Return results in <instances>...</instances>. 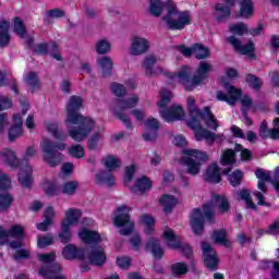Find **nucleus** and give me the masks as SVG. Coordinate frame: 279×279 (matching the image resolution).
I'll return each instance as SVG.
<instances>
[{
	"mask_svg": "<svg viewBox=\"0 0 279 279\" xmlns=\"http://www.w3.org/2000/svg\"><path fill=\"white\" fill-rule=\"evenodd\" d=\"M158 58L154 54H148L145 57L142 69L146 77H158V75H165L170 84L179 82L182 84L186 90H195L197 86H202L204 81L207 80L208 74L213 71V65L209 62L202 61L198 64L196 73L193 78H191V68L183 65L178 74H173L162 66H156Z\"/></svg>",
	"mask_w": 279,
	"mask_h": 279,
	"instance_id": "obj_1",
	"label": "nucleus"
},
{
	"mask_svg": "<svg viewBox=\"0 0 279 279\" xmlns=\"http://www.w3.org/2000/svg\"><path fill=\"white\" fill-rule=\"evenodd\" d=\"M82 104V97L72 96L70 97L66 106L68 116L65 119V128L69 136L72 137V140L76 143L86 141L88 134H90V132H93V130H95L97 126L95 119L80 114Z\"/></svg>",
	"mask_w": 279,
	"mask_h": 279,
	"instance_id": "obj_2",
	"label": "nucleus"
},
{
	"mask_svg": "<svg viewBox=\"0 0 279 279\" xmlns=\"http://www.w3.org/2000/svg\"><path fill=\"white\" fill-rule=\"evenodd\" d=\"M165 10L167 13L161 17V25L166 29L182 32L187 25H191V13L189 11H180L173 0H167L165 2L161 0H149L148 12L153 16H161Z\"/></svg>",
	"mask_w": 279,
	"mask_h": 279,
	"instance_id": "obj_3",
	"label": "nucleus"
},
{
	"mask_svg": "<svg viewBox=\"0 0 279 279\" xmlns=\"http://www.w3.org/2000/svg\"><path fill=\"white\" fill-rule=\"evenodd\" d=\"M215 208H218L221 215L230 210V202L226 196L214 195L211 201L203 206V209H194L191 214L190 223L194 234H203L204 219L213 221Z\"/></svg>",
	"mask_w": 279,
	"mask_h": 279,
	"instance_id": "obj_4",
	"label": "nucleus"
},
{
	"mask_svg": "<svg viewBox=\"0 0 279 279\" xmlns=\"http://www.w3.org/2000/svg\"><path fill=\"white\" fill-rule=\"evenodd\" d=\"M2 162L10 169H20L19 182L24 189H29L32 186V173L34 169L29 163L24 166L23 161L16 156V151L10 148H4L2 150Z\"/></svg>",
	"mask_w": 279,
	"mask_h": 279,
	"instance_id": "obj_5",
	"label": "nucleus"
},
{
	"mask_svg": "<svg viewBox=\"0 0 279 279\" xmlns=\"http://www.w3.org/2000/svg\"><path fill=\"white\" fill-rule=\"evenodd\" d=\"M171 99H173V93L169 89L162 88L160 90V99L157 102V107L159 108L161 119H163L166 123L182 121L185 117L184 109H182V106L180 105H172L170 108L166 109L167 106L171 104Z\"/></svg>",
	"mask_w": 279,
	"mask_h": 279,
	"instance_id": "obj_6",
	"label": "nucleus"
},
{
	"mask_svg": "<svg viewBox=\"0 0 279 279\" xmlns=\"http://www.w3.org/2000/svg\"><path fill=\"white\" fill-rule=\"evenodd\" d=\"M182 154L181 162L186 167V173L190 175H198L202 165L210 159L208 153L195 148H185Z\"/></svg>",
	"mask_w": 279,
	"mask_h": 279,
	"instance_id": "obj_7",
	"label": "nucleus"
},
{
	"mask_svg": "<svg viewBox=\"0 0 279 279\" xmlns=\"http://www.w3.org/2000/svg\"><path fill=\"white\" fill-rule=\"evenodd\" d=\"M130 207L125 205L119 206L113 215V225L120 229L122 236H128L134 231V222L130 219Z\"/></svg>",
	"mask_w": 279,
	"mask_h": 279,
	"instance_id": "obj_8",
	"label": "nucleus"
},
{
	"mask_svg": "<svg viewBox=\"0 0 279 279\" xmlns=\"http://www.w3.org/2000/svg\"><path fill=\"white\" fill-rule=\"evenodd\" d=\"M41 189L46 195H59L60 191L63 195H75L80 183L77 181H66L62 184L61 189H58V183L48 179H44L41 182Z\"/></svg>",
	"mask_w": 279,
	"mask_h": 279,
	"instance_id": "obj_9",
	"label": "nucleus"
},
{
	"mask_svg": "<svg viewBox=\"0 0 279 279\" xmlns=\"http://www.w3.org/2000/svg\"><path fill=\"white\" fill-rule=\"evenodd\" d=\"M40 147L44 151V162H47L49 167H58L60 165V154L56 153V149L64 151L66 144L60 142L56 145L50 140L44 138L40 143Z\"/></svg>",
	"mask_w": 279,
	"mask_h": 279,
	"instance_id": "obj_10",
	"label": "nucleus"
},
{
	"mask_svg": "<svg viewBox=\"0 0 279 279\" xmlns=\"http://www.w3.org/2000/svg\"><path fill=\"white\" fill-rule=\"evenodd\" d=\"M25 238V229L21 225H13L7 232L0 227V245L10 241V239H15V241L10 242V247L12 250H20L23 247V239Z\"/></svg>",
	"mask_w": 279,
	"mask_h": 279,
	"instance_id": "obj_11",
	"label": "nucleus"
},
{
	"mask_svg": "<svg viewBox=\"0 0 279 279\" xmlns=\"http://www.w3.org/2000/svg\"><path fill=\"white\" fill-rule=\"evenodd\" d=\"M187 125L189 128H191V130H194L195 132V140L198 142L202 141H206V143H208V145H213L215 142L216 143H222L223 141V134H217L214 132H210L206 129H203L202 125L199 124L198 120H192V121H187Z\"/></svg>",
	"mask_w": 279,
	"mask_h": 279,
	"instance_id": "obj_12",
	"label": "nucleus"
},
{
	"mask_svg": "<svg viewBox=\"0 0 279 279\" xmlns=\"http://www.w3.org/2000/svg\"><path fill=\"white\" fill-rule=\"evenodd\" d=\"M255 175L258 180L257 187L262 192L255 191L253 195L257 201L258 206H269V204L265 202V195H267V185L265 183L271 180V172L263 169H257L255 171Z\"/></svg>",
	"mask_w": 279,
	"mask_h": 279,
	"instance_id": "obj_13",
	"label": "nucleus"
},
{
	"mask_svg": "<svg viewBox=\"0 0 279 279\" xmlns=\"http://www.w3.org/2000/svg\"><path fill=\"white\" fill-rule=\"evenodd\" d=\"M136 106H138V96L133 94L125 99H119L116 107H113L111 110L117 114L120 121L126 125V128H132L130 120L128 117L121 114V111L130 110V108H136Z\"/></svg>",
	"mask_w": 279,
	"mask_h": 279,
	"instance_id": "obj_14",
	"label": "nucleus"
},
{
	"mask_svg": "<svg viewBox=\"0 0 279 279\" xmlns=\"http://www.w3.org/2000/svg\"><path fill=\"white\" fill-rule=\"evenodd\" d=\"M162 239L171 250H181L182 254H184L186 258H191V256H193V248H191L189 244H180L178 235H175V232H173L171 228L166 227L163 229Z\"/></svg>",
	"mask_w": 279,
	"mask_h": 279,
	"instance_id": "obj_15",
	"label": "nucleus"
},
{
	"mask_svg": "<svg viewBox=\"0 0 279 279\" xmlns=\"http://www.w3.org/2000/svg\"><path fill=\"white\" fill-rule=\"evenodd\" d=\"M37 259L44 266L39 269V276L44 278H51V275L56 271H60V266L58 264L51 265L56 260V252L38 254Z\"/></svg>",
	"mask_w": 279,
	"mask_h": 279,
	"instance_id": "obj_16",
	"label": "nucleus"
},
{
	"mask_svg": "<svg viewBox=\"0 0 279 279\" xmlns=\"http://www.w3.org/2000/svg\"><path fill=\"white\" fill-rule=\"evenodd\" d=\"M151 43L145 37L133 35L130 38L129 53L130 56H143L149 51Z\"/></svg>",
	"mask_w": 279,
	"mask_h": 279,
	"instance_id": "obj_17",
	"label": "nucleus"
},
{
	"mask_svg": "<svg viewBox=\"0 0 279 279\" xmlns=\"http://www.w3.org/2000/svg\"><path fill=\"white\" fill-rule=\"evenodd\" d=\"M222 84L227 94L221 90L217 92L216 97L218 101H226L229 106H234V104H236V101H239L241 98V89L232 85H227L226 80L223 78Z\"/></svg>",
	"mask_w": 279,
	"mask_h": 279,
	"instance_id": "obj_18",
	"label": "nucleus"
},
{
	"mask_svg": "<svg viewBox=\"0 0 279 279\" xmlns=\"http://www.w3.org/2000/svg\"><path fill=\"white\" fill-rule=\"evenodd\" d=\"M78 239L86 245H97L101 241H106V236L97 231L89 230L86 227H82L78 230Z\"/></svg>",
	"mask_w": 279,
	"mask_h": 279,
	"instance_id": "obj_19",
	"label": "nucleus"
},
{
	"mask_svg": "<svg viewBox=\"0 0 279 279\" xmlns=\"http://www.w3.org/2000/svg\"><path fill=\"white\" fill-rule=\"evenodd\" d=\"M202 250L207 269L215 271V269H217V265H219V257H217V252H215V248L207 242L202 243Z\"/></svg>",
	"mask_w": 279,
	"mask_h": 279,
	"instance_id": "obj_20",
	"label": "nucleus"
},
{
	"mask_svg": "<svg viewBox=\"0 0 279 279\" xmlns=\"http://www.w3.org/2000/svg\"><path fill=\"white\" fill-rule=\"evenodd\" d=\"M198 121L199 125H202V121H204L205 125L209 128V130H214V132H217V129L219 128V120H217V117L213 114V111H210V108L206 107L204 111L197 117L190 119L187 121Z\"/></svg>",
	"mask_w": 279,
	"mask_h": 279,
	"instance_id": "obj_21",
	"label": "nucleus"
},
{
	"mask_svg": "<svg viewBox=\"0 0 279 279\" xmlns=\"http://www.w3.org/2000/svg\"><path fill=\"white\" fill-rule=\"evenodd\" d=\"M145 132L143 134L144 141L151 142L158 138V130H160V122L156 118H148L144 122Z\"/></svg>",
	"mask_w": 279,
	"mask_h": 279,
	"instance_id": "obj_22",
	"label": "nucleus"
},
{
	"mask_svg": "<svg viewBox=\"0 0 279 279\" xmlns=\"http://www.w3.org/2000/svg\"><path fill=\"white\" fill-rule=\"evenodd\" d=\"M62 256L65 260H84L86 258V251L74 244H68L62 250Z\"/></svg>",
	"mask_w": 279,
	"mask_h": 279,
	"instance_id": "obj_23",
	"label": "nucleus"
},
{
	"mask_svg": "<svg viewBox=\"0 0 279 279\" xmlns=\"http://www.w3.org/2000/svg\"><path fill=\"white\" fill-rule=\"evenodd\" d=\"M227 43L235 49V51H239V53H242V56H253L254 53V43L248 41L246 45H243L241 43V39L236 38V36L232 35L230 37H227Z\"/></svg>",
	"mask_w": 279,
	"mask_h": 279,
	"instance_id": "obj_24",
	"label": "nucleus"
},
{
	"mask_svg": "<svg viewBox=\"0 0 279 279\" xmlns=\"http://www.w3.org/2000/svg\"><path fill=\"white\" fill-rule=\"evenodd\" d=\"M23 114L21 113H14L12 125L9 129V141L13 142L16 141V138H21L23 136Z\"/></svg>",
	"mask_w": 279,
	"mask_h": 279,
	"instance_id": "obj_25",
	"label": "nucleus"
},
{
	"mask_svg": "<svg viewBox=\"0 0 279 279\" xmlns=\"http://www.w3.org/2000/svg\"><path fill=\"white\" fill-rule=\"evenodd\" d=\"M260 138H271L278 141L279 138V118L274 120V128L270 130L267 125V121H263L259 125Z\"/></svg>",
	"mask_w": 279,
	"mask_h": 279,
	"instance_id": "obj_26",
	"label": "nucleus"
},
{
	"mask_svg": "<svg viewBox=\"0 0 279 279\" xmlns=\"http://www.w3.org/2000/svg\"><path fill=\"white\" fill-rule=\"evenodd\" d=\"M229 5H240V16L251 19L254 16V2L252 0H232Z\"/></svg>",
	"mask_w": 279,
	"mask_h": 279,
	"instance_id": "obj_27",
	"label": "nucleus"
},
{
	"mask_svg": "<svg viewBox=\"0 0 279 279\" xmlns=\"http://www.w3.org/2000/svg\"><path fill=\"white\" fill-rule=\"evenodd\" d=\"M82 209H77L75 207L68 208L64 211V219H62L61 222L72 227L77 226L80 223V219H82Z\"/></svg>",
	"mask_w": 279,
	"mask_h": 279,
	"instance_id": "obj_28",
	"label": "nucleus"
},
{
	"mask_svg": "<svg viewBox=\"0 0 279 279\" xmlns=\"http://www.w3.org/2000/svg\"><path fill=\"white\" fill-rule=\"evenodd\" d=\"M151 180L147 177H140L136 179L135 184L131 187L132 193H147L151 191Z\"/></svg>",
	"mask_w": 279,
	"mask_h": 279,
	"instance_id": "obj_29",
	"label": "nucleus"
},
{
	"mask_svg": "<svg viewBox=\"0 0 279 279\" xmlns=\"http://www.w3.org/2000/svg\"><path fill=\"white\" fill-rule=\"evenodd\" d=\"M205 180L213 184H219V182H221V170L217 163H213L207 168L205 172Z\"/></svg>",
	"mask_w": 279,
	"mask_h": 279,
	"instance_id": "obj_30",
	"label": "nucleus"
},
{
	"mask_svg": "<svg viewBox=\"0 0 279 279\" xmlns=\"http://www.w3.org/2000/svg\"><path fill=\"white\" fill-rule=\"evenodd\" d=\"M47 51H49L54 60H62V56H60V53L58 52V45L56 44H52L50 46H48L47 44H39L35 47V52L40 53L41 56L47 53Z\"/></svg>",
	"mask_w": 279,
	"mask_h": 279,
	"instance_id": "obj_31",
	"label": "nucleus"
},
{
	"mask_svg": "<svg viewBox=\"0 0 279 279\" xmlns=\"http://www.w3.org/2000/svg\"><path fill=\"white\" fill-rule=\"evenodd\" d=\"M222 1L226 4L218 3L216 5L215 17L217 19V21H226V19L230 17V8H232V5H230V1L232 0Z\"/></svg>",
	"mask_w": 279,
	"mask_h": 279,
	"instance_id": "obj_32",
	"label": "nucleus"
},
{
	"mask_svg": "<svg viewBox=\"0 0 279 279\" xmlns=\"http://www.w3.org/2000/svg\"><path fill=\"white\" fill-rule=\"evenodd\" d=\"M10 22L0 20V47L10 45Z\"/></svg>",
	"mask_w": 279,
	"mask_h": 279,
	"instance_id": "obj_33",
	"label": "nucleus"
},
{
	"mask_svg": "<svg viewBox=\"0 0 279 279\" xmlns=\"http://www.w3.org/2000/svg\"><path fill=\"white\" fill-rule=\"evenodd\" d=\"M88 258L92 265L100 266L104 265V263H106V253L101 247H94Z\"/></svg>",
	"mask_w": 279,
	"mask_h": 279,
	"instance_id": "obj_34",
	"label": "nucleus"
},
{
	"mask_svg": "<svg viewBox=\"0 0 279 279\" xmlns=\"http://www.w3.org/2000/svg\"><path fill=\"white\" fill-rule=\"evenodd\" d=\"M73 228L71 225H65V222L60 223V232L58 234L61 243H71L73 241Z\"/></svg>",
	"mask_w": 279,
	"mask_h": 279,
	"instance_id": "obj_35",
	"label": "nucleus"
},
{
	"mask_svg": "<svg viewBox=\"0 0 279 279\" xmlns=\"http://www.w3.org/2000/svg\"><path fill=\"white\" fill-rule=\"evenodd\" d=\"M159 204L162 206L165 213H171L175 205L178 204V198L173 195H162L159 199Z\"/></svg>",
	"mask_w": 279,
	"mask_h": 279,
	"instance_id": "obj_36",
	"label": "nucleus"
},
{
	"mask_svg": "<svg viewBox=\"0 0 279 279\" xmlns=\"http://www.w3.org/2000/svg\"><path fill=\"white\" fill-rule=\"evenodd\" d=\"M112 58L110 57H101L98 59V66L105 77H108L110 73H112V66H113Z\"/></svg>",
	"mask_w": 279,
	"mask_h": 279,
	"instance_id": "obj_37",
	"label": "nucleus"
},
{
	"mask_svg": "<svg viewBox=\"0 0 279 279\" xmlns=\"http://www.w3.org/2000/svg\"><path fill=\"white\" fill-rule=\"evenodd\" d=\"M140 223L144 227L145 234H154V228L156 227V219L145 214L140 218Z\"/></svg>",
	"mask_w": 279,
	"mask_h": 279,
	"instance_id": "obj_38",
	"label": "nucleus"
},
{
	"mask_svg": "<svg viewBox=\"0 0 279 279\" xmlns=\"http://www.w3.org/2000/svg\"><path fill=\"white\" fill-rule=\"evenodd\" d=\"M104 143V131L94 133L87 142V149L97 150Z\"/></svg>",
	"mask_w": 279,
	"mask_h": 279,
	"instance_id": "obj_39",
	"label": "nucleus"
},
{
	"mask_svg": "<svg viewBox=\"0 0 279 279\" xmlns=\"http://www.w3.org/2000/svg\"><path fill=\"white\" fill-rule=\"evenodd\" d=\"M97 184H105L106 186H114V175L110 172L100 171L96 174Z\"/></svg>",
	"mask_w": 279,
	"mask_h": 279,
	"instance_id": "obj_40",
	"label": "nucleus"
},
{
	"mask_svg": "<svg viewBox=\"0 0 279 279\" xmlns=\"http://www.w3.org/2000/svg\"><path fill=\"white\" fill-rule=\"evenodd\" d=\"M45 128L48 132H50V134H52L53 137H56L58 141H64V138H66V135H64V133H62L59 129H58V123L53 122V121H46L45 122Z\"/></svg>",
	"mask_w": 279,
	"mask_h": 279,
	"instance_id": "obj_41",
	"label": "nucleus"
},
{
	"mask_svg": "<svg viewBox=\"0 0 279 279\" xmlns=\"http://www.w3.org/2000/svg\"><path fill=\"white\" fill-rule=\"evenodd\" d=\"M146 250L151 252L155 258H160L165 254V251H162V247H160L158 240L154 238H151L146 244Z\"/></svg>",
	"mask_w": 279,
	"mask_h": 279,
	"instance_id": "obj_42",
	"label": "nucleus"
},
{
	"mask_svg": "<svg viewBox=\"0 0 279 279\" xmlns=\"http://www.w3.org/2000/svg\"><path fill=\"white\" fill-rule=\"evenodd\" d=\"M104 166L108 171H117L121 167V159L114 155H109L104 158Z\"/></svg>",
	"mask_w": 279,
	"mask_h": 279,
	"instance_id": "obj_43",
	"label": "nucleus"
},
{
	"mask_svg": "<svg viewBox=\"0 0 279 279\" xmlns=\"http://www.w3.org/2000/svg\"><path fill=\"white\" fill-rule=\"evenodd\" d=\"M238 199H242V202L245 203L246 208H250L251 210H256V204L254 201H252V195L250 192L245 189L238 192Z\"/></svg>",
	"mask_w": 279,
	"mask_h": 279,
	"instance_id": "obj_44",
	"label": "nucleus"
},
{
	"mask_svg": "<svg viewBox=\"0 0 279 279\" xmlns=\"http://www.w3.org/2000/svg\"><path fill=\"white\" fill-rule=\"evenodd\" d=\"M25 83L29 86L32 93H35V90L40 88V81H38V76L34 72H28L26 74Z\"/></svg>",
	"mask_w": 279,
	"mask_h": 279,
	"instance_id": "obj_45",
	"label": "nucleus"
},
{
	"mask_svg": "<svg viewBox=\"0 0 279 279\" xmlns=\"http://www.w3.org/2000/svg\"><path fill=\"white\" fill-rule=\"evenodd\" d=\"M54 241H56V238H53V234L51 233L46 235H38L37 247H39L40 250H45V247H49V245H53Z\"/></svg>",
	"mask_w": 279,
	"mask_h": 279,
	"instance_id": "obj_46",
	"label": "nucleus"
},
{
	"mask_svg": "<svg viewBox=\"0 0 279 279\" xmlns=\"http://www.w3.org/2000/svg\"><path fill=\"white\" fill-rule=\"evenodd\" d=\"M211 239L215 241V243H218L219 245L230 247V241L226 239V230L214 231Z\"/></svg>",
	"mask_w": 279,
	"mask_h": 279,
	"instance_id": "obj_47",
	"label": "nucleus"
},
{
	"mask_svg": "<svg viewBox=\"0 0 279 279\" xmlns=\"http://www.w3.org/2000/svg\"><path fill=\"white\" fill-rule=\"evenodd\" d=\"M193 51L197 60H204L210 56V50H208V48L204 47L202 44H195L193 46Z\"/></svg>",
	"mask_w": 279,
	"mask_h": 279,
	"instance_id": "obj_48",
	"label": "nucleus"
},
{
	"mask_svg": "<svg viewBox=\"0 0 279 279\" xmlns=\"http://www.w3.org/2000/svg\"><path fill=\"white\" fill-rule=\"evenodd\" d=\"M187 110L190 112L191 118L190 119H197L201 116V111L195 105V98L187 97Z\"/></svg>",
	"mask_w": 279,
	"mask_h": 279,
	"instance_id": "obj_49",
	"label": "nucleus"
},
{
	"mask_svg": "<svg viewBox=\"0 0 279 279\" xmlns=\"http://www.w3.org/2000/svg\"><path fill=\"white\" fill-rule=\"evenodd\" d=\"M13 32H15L20 38H25V24H23V21L20 17L13 20Z\"/></svg>",
	"mask_w": 279,
	"mask_h": 279,
	"instance_id": "obj_50",
	"label": "nucleus"
},
{
	"mask_svg": "<svg viewBox=\"0 0 279 279\" xmlns=\"http://www.w3.org/2000/svg\"><path fill=\"white\" fill-rule=\"evenodd\" d=\"M229 32L235 34V36H243V34H247V25L244 23L231 24L229 26Z\"/></svg>",
	"mask_w": 279,
	"mask_h": 279,
	"instance_id": "obj_51",
	"label": "nucleus"
},
{
	"mask_svg": "<svg viewBox=\"0 0 279 279\" xmlns=\"http://www.w3.org/2000/svg\"><path fill=\"white\" fill-rule=\"evenodd\" d=\"M242 180H243V171L241 170H235L228 175V181L230 182L231 186H239Z\"/></svg>",
	"mask_w": 279,
	"mask_h": 279,
	"instance_id": "obj_52",
	"label": "nucleus"
},
{
	"mask_svg": "<svg viewBox=\"0 0 279 279\" xmlns=\"http://www.w3.org/2000/svg\"><path fill=\"white\" fill-rule=\"evenodd\" d=\"M171 271L174 276H184L189 271L186 264L179 262L171 266Z\"/></svg>",
	"mask_w": 279,
	"mask_h": 279,
	"instance_id": "obj_53",
	"label": "nucleus"
},
{
	"mask_svg": "<svg viewBox=\"0 0 279 279\" xmlns=\"http://www.w3.org/2000/svg\"><path fill=\"white\" fill-rule=\"evenodd\" d=\"M240 101L242 104V108L244 112H247V110H253V112H256V106H254V102L252 101V98L250 96L244 95L240 98Z\"/></svg>",
	"mask_w": 279,
	"mask_h": 279,
	"instance_id": "obj_54",
	"label": "nucleus"
},
{
	"mask_svg": "<svg viewBox=\"0 0 279 279\" xmlns=\"http://www.w3.org/2000/svg\"><path fill=\"white\" fill-rule=\"evenodd\" d=\"M246 82H247L250 88H253V90H258L260 88V86H263V81H260V78H258L252 74L246 75Z\"/></svg>",
	"mask_w": 279,
	"mask_h": 279,
	"instance_id": "obj_55",
	"label": "nucleus"
},
{
	"mask_svg": "<svg viewBox=\"0 0 279 279\" xmlns=\"http://www.w3.org/2000/svg\"><path fill=\"white\" fill-rule=\"evenodd\" d=\"M221 162L222 165H234V162H236V159L234 158V150H225V153L222 154Z\"/></svg>",
	"mask_w": 279,
	"mask_h": 279,
	"instance_id": "obj_56",
	"label": "nucleus"
},
{
	"mask_svg": "<svg viewBox=\"0 0 279 279\" xmlns=\"http://www.w3.org/2000/svg\"><path fill=\"white\" fill-rule=\"evenodd\" d=\"M96 51L97 53L104 54L110 51V41L106 39H100L96 43Z\"/></svg>",
	"mask_w": 279,
	"mask_h": 279,
	"instance_id": "obj_57",
	"label": "nucleus"
},
{
	"mask_svg": "<svg viewBox=\"0 0 279 279\" xmlns=\"http://www.w3.org/2000/svg\"><path fill=\"white\" fill-rule=\"evenodd\" d=\"M12 186V180L5 172L0 171V191H8Z\"/></svg>",
	"mask_w": 279,
	"mask_h": 279,
	"instance_id": "obj_58",
	"label": "nucleus"
},
{
	"mask_svg": "<svg viewBox=\"0 0 279 279\" xmlns=\"http://www.w3.org/2000/svg\"><path fill=\"white\" fill-rule=\"evenodd\" d=\"M69 154L73 158H84V147L80 144L73 145L69 148Z\"/></svg>",
	"mask_w": 279,
	"mask_h": 279,
	"instance_id": "obj_59",
	"label": "nucleus"
},
{
	"mask_svg": "<svg viewBox=\"0 0 279 279\" xmlns=\"http://www.w3.org/2000/svg\"><path fill=\"white\" fill-rule=\"evenodd\" d=\"M12 196L10 194H2L0 195V210H7L12 206Z\"/></svg>",
	"mask_w": 279,
	"mask_h": 279,
	"instance_id": "obj_60",
	"label": "nucleus"
},
{
	"mask_svg": "<svg viewBox=\"0 0 279 279\" xmlns=\"http://www.w3.org/2000/svg\"><path fill=\"white\" fill-rule=\"evenodd\" d=\"M36 147L35 146H28L23 155L22 165L23 162H27L28 160H32L34 156H36Z\"/></svg>",
	"mask_w": 279,
	"mask_h": 279,
	"instance_id": "obj_61",
	"label": "nucleus"
},
{
	"mask_svg": "<svg viewBox=\"0 0 279 279\" xmlns=\"http://www.w3.org/2000/svg\"><path fill=\"white\" fill-rule=\"evenodd\" d=\"M132 263V259L128 256H122L117 258V265L121 269H130V265Z\"/></svg>",
	"mask_w": 279,
	"mask_h": 279,
	"instance_id": "obj_62",
	"label": "nucleus"
},
{
	"mask_svg": "<svg viewBox=\"0 0 279 279\" xmlns=\"http://www.w3.org/2000/svg\"><path fill=\"white\" fill-rule=\"evenodd\" d=\"M130 245H131V250H133V252H138L141 250V247H143V243L141 242V236L134 235L130 240Z\"/></svg>",
	"mask_w": 279,
	"mask_h": 279,
	"instance_id": "obj_63",
	"label": "nucleus"
},
{
	"mask_svg": "<svg viewBox=\"0 0 279 279\" xmlns=\"http://www.w3.org/2000/svg\"><path fill=\"white\" fill-rule=\"evenodd\" d=\"M111 90L113 95H117V97H122V95H125V86L119 83H113L111 85Z\"/></svg>",
	"mask_w": 279,
	"mask_h": 279,
	"instance_id": "obj_64",
	"label": "nucleus"
}]
</instances>
